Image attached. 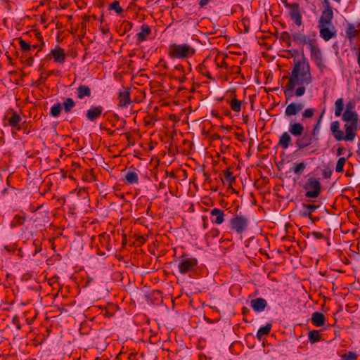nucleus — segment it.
I'll list each match as a JSON object with an SVG mask.
<instances>
[{"instance_id": "f257e3e1", "label": "nucleus", "mask_w": 360, "mask_h": 360, "mask_svg": "<svg viewBox=\"0 0 360 360\" xmlns=\"http://www.w3.org/2000/svg\"><path fill=\"white\" fill-rule=\"evenodd\" d=\"M301 55V59L294 58L293 68L288 77V82L285 86L284 94L286 100L292 98L294 95L298 97L302 96L306 91L305 86L312 82L310 65L303 50H302ZM283 78H288V76H284ZM287 102L288 101H286Z\"/></svg>"}, {"instance_id": "f03ea898", "label": "nucleus", "mask_w": 360, "mask_h": 360, "mask_svg": "<svg viewBox=\"0 0 360 360\" xmlns=\"http://www.w3.org/2000/svg\"><path fill=\"white\" fill-rule=\"evenodd\" d=\"M346 134L340 129V122L334 121L330 124V131L336 141H353L356 136L358 123H346L345 124Z\"/></svg>"}, {"instance_id": "7ed1b4c3", "label": "nucleus", "mask_w": 360, "mask_h": 360, "mask_svg": "<svg viewBox=\"0 0 360 360\" xmlns=\"http://www.w3.org/2000/svg\"><path fill=\"white\" fill-rule=\"evenodd\" d=\"M195 49L188 44H172L169 46V56L172 58L184 59L193 56Z\"/></svg>"}, {"instance_id": "20e7f679", "label": "nucleus", "mask_w": 360, "mask_h": 360, "mask_svg": "<svg viewBox=\"0 0 360 360\" xmlns=\"http://www.w3.org/2000/svg\"><path fill=\"white\" fill-rule=\"evenodd\" d=\"M284 6L288 11V15L292 20L298 27L302 25V15L300 7L297 3H288L287 1H283Z\"/></svg>"}, {"instance_id": "39448f33", "label": "nucleus", "mask_w": 360, "mask_h": 360, "mask_svg": "<svg viewBox=\"0 0 360 360\" xmlns=\"http://www.w3.org/2000/svg\"><path fill=\"white\" fill-rule=\"evenodd\" d=\"M292 39L295 44L301 46L306 45L309 48H311V46L316 42V36L314 32L309 35H305L300 32H295L292 34Z\"/></svg>"}, {"instance_id": "423d86ee", "label": "nucleus", "mask_w": 360, "mask_h": 360, "mask_svg": "<svg viewBox=\"0 0 360 360\" xmlns=\"http://www.w3.org/2000/svg\"><path fill=\"white\" fill-rule=\"evenodd\" d=\"M304 188L307 191L305 196L309 198H317L321 191V185L319 179L309 178L305 183Z\"/></svg>"}, {"instance_id": "0eeeda50", "label": "nucleus", "mask_w": 360, "mask_h": 360, "mask_svg": "<svg viewBox=\"0 0 360 360\" xmlns=\"http://www.w3.org/2000/svg\"><path fill=\"white\" fill-rule=\"evenodd\" d=\"M230 223L231 229L240 234L247 231L249 219L245 215L237 214L231 218Z\"/></svg>"}, {"instance_id": "6e6552de", "label": "nucleus", "mask_w": 360, "mask_h": 360, "mask_svg": "<svg viewBox=\"0 0 360 360\" xmlns=\"http://www.w3.org/2000/svg\"><path fill=\"white\" fill-rule=\"evenodd\" d=\"M198 264V260L195 257L182 258L178 264L179 272L181 274H186L191 272Z\"/></svg>"}, {"instance_id": "1a4fd4ad", "label": "nucleus", "mask_w": 360, "mask_h": 360, "mask_svg": "<svg viewBox=\"0 0 360 360\" xmlns=\"http://www.w3.org/2000/svg\"><path fill=\"white\" fill-rule=\"evenodd\" d=\"M310 49V57L311 59L315 63L316 66L319 68L321 72L323 71L325 68V65L323 61V56L321 51L317 44L316 42L313 46H311Z\"/></svg>"}, {"instance_id": "9d476101", "label": "nucleus", "mask_w": 360, "mask_h": 360, "mask_svg": "<svg viewBox=\"0 0 360 360\" xmlns=\"http://www.w3.org/2000/svg\"><path fill=\"white\" fill-rule=\"evenodd\" d=\"M47 57H52L56 63L63 64L66 59V54L63 49L59 46H56L51 49Z\"/></svg>"}, {"instance_id": "9b49d317", "label": "nucleus", "mask_w": 360, "mask_h": 360, "mask_svg": "<svg viewBox=\"0 0 360 360\" xmlns=\"http://www.w3.org/2000/svg\"><path fill=\"white\" fill-rule=\"evenodd\" d=\"M328 25H318L319 28L320 37L326 41H329L330 39L336 36V31L334 26L332 28L328 27Z\"/></svg>"}, {"instance_id": "f8f14e48", "label": "nucleus", "mask_w": 360, "mask_h": 360, "mask_svg": "<svg viewBox=\"0 0 360 360\" xmlns=\"http://www.w3.org/2000/svg\"><path fill=\"white\" fill-rule=\"evenodd\" d=\"M315 139L309 133L304 134L302 137L297 139L295 141V145L298 149H304L313 143Z\"/></svg>"}, {"instance_id": "ddd939ff", "label": "nucleus", "mask_w": 360, "mask_h": 360, "mask_svg": "<svg viewBox=\"0 0 360 360\" xmlns=\"http://www.w3.org/2000/svg\"><path fill=\"white\" fill-rule=\"evenodd\" d=\"M103 108L101 105L91 106L86 112V118L90 122H94L101 116Z\"/></svg>"}, {"instance_id": "4468645a", "label": "nucleus", "mask_w": 360, "mask_h": 360, "mask_svg": "<svg viewBox=\"0 0 360 360\" xmlns=\"http://www.w3.org/2000/svg\"><path fill=\"white\" fill-rule=\"evenodd\" d=\"M333 18V8H325L319 20L318 25H331Z\"/></svg>"}, {"instance_id": "2eb2a0df", "label": "nucleus", "mask_w": 360, "mask_h": 360, "mask_svg": "<svg viewBox=\"0 0 360 360\" xmlns=\"http://www.w3.org/2000/svg\"><path fill=\"white\" fill-rule=\"evenodd\" d=\"M304 108L302 103L292 102L287 105L285 110V115L286 117H291L297 115Z\"/></svg>"}, {"instance_id": "dca6fc26", "label": "nucleus", "mask_w": 360, "mask_h": 360, "mask_svg": "<svg viewBox=\"0 0 360 360\" xmlns=\"http://www.w3.org/2000/svg\"><path fill=\"white\" fill-rule=\"evenodd\" d=\"M304 130V126L299 122H294L292 119H290L289 124V131L295 136H300Z\"/></svg>"}, {"instance_id": "f3484780", "label": "nucleus", "mask_w": 360, "mask_h": 360, "mask_svg": "<svg viewBox=\"0 0 360 360\" xmlns=\"http://www.w3.org/2000/svg\"><path fill=\"white\" fill-rule=\"evenodd\" d=\"M342 120L347 123H358L359 117L356 111L345 109L342 114Z\"/></svg>"}, {"instance_id": "a211bd4d", "label": "nucleus", "mask_w": 360, "mask_h": 360, "mask_svg": "<svg viewBox=\"0 0 360 360\" xmlns=\"http://www.w3.org/2000/svg\"><path fill=\"white\" fill-rule=\"evenodd\" d=\"M251 307L257 312L263 311L267 306V302L264 298H257L250 301Z\"/></svg>"}, {"instance_id": "6ab92c4d", "label": "nucleus", "mask_w": 360, "mask_h": 360, "mask_svg": "<svg viewBox=\"0 0 360 360\" xmlns=\"http://www.w3.org/2000/svg\"><path fill=\"white\" fill-rule=\"evenodd\" d=\"M212 217H216L215 219H212V221L216 224H221L224 221V210L219 208H214L210 211Z\"/></svg>"}, {"instance_id": "aec40b11", "label": "nucleus", "mask_w": 360, "mask_h": 360, "mask_svg": "<svg viewBox=\"0 0 360 360\" xmlns=\"http://www.w3.org/2000/svg\"><path fill=\"white\" fill-rule=\"evenodd\" d=\"M151 34V28L146 24L141 26V32L137 33L136 37L139 42L146 41L148 37Z\"/></svg>"}, {"instance_id": "412c9836", "label": "nucleus", "mask_w": 360, "mask_h": 360, "mask_svg": "<svg viewBox=\"0 0 360 360\" xmlns=\"http://www.w3.org/2000/svg\"><path fill=\"white\" fill-rule=\"evenodd\" d=\"M119 107L124 108L131 103L130 92L128 90L121 91L119 94Z\"/></svg>"}, {"instance_id": "4be33fe9", "label": "nucleus", "mask_w": 360, "mask_h": 360, "mask_svg": "<svg viewBox=\"0 0 360 360\" xmlns=\"http://www.w3.org/2000/svg\"><path fill=\"white\" fill-rule=\"evenodd\" d=\"M304 211L301 212V215L304 217L311 218L312 212L317 210L320 206L313 204H302Z\"/></svg>"}, {"instance_id": "5701e85b", "label": "nucleus", "mask_w": 360, "mask_h": 360, "mask_svg": "<svg viewBox=\"0 0 360 360\" xmlns=\"http://www.w3.org/2000/svg\"><path fill=\"white\" fill-rule=\"evenodd\" d=\"M311 322L317 327L322 326L325 323V316L322 313L314 312L311 316Z\"/></svg>"}, {"instance_id": "b1692460", "label": "nucleus", "mask_w": 360, "mask_h": 360, "mask_svg": "<svg viewBox=\"0 0 360 360\" xmlns=\"http://www.w3.org/2000/svg\"><path fill=\"white\" fill-rule=\"evenodd\" d=\"M20 121L21 117L16 112H13L11 117L8 118L9 125L17 130L20 129V127L19 126V123Z\"/></svg>"}, {"instance_id": "393cba45", "label": "nucleus", "mask_w": 360, "mask_h": 360, "mask_svg": "<svg viewBox=\"0 0 360 360\" xmlns=\"http://www.w3.org/2000/svg\"><path fill=\"white\" fill-rule=\"evenodd\" d=\"M77 97L79 99H82L84 97H89L91 96V89L88 86L86 85H80L77 89Z\"/></svg>"}, {"instance_id": "a878e982", "label": "nucleus", "mask_w": 360, "mask_h": 360, "mask_svg": "<svg viewBox=\"0 0 360 360\" xmlns=\"http://www.w3.org/2000/svg\"><path fill=\"white\" fill-rule=\"evenodd\" d=\"M291 141V137L288 132H284L280 136L278 144L283 149H286L289 147Z\"/></svg>"}, {"instance_id": "bb28decb", "label": "nucleus", "mask_w": 360, "mask_h": 360, "mask_svg": "<svg viewBox=\"0 0 360 360\" xmlns=\"http://www.w3.org/2000/svg\"><path fill=\"white\" fill-rule=\"evenodd\" d=\"M125 179L129 184H138L139 182L138 174L134 171L129 170L125 175Z\"/></svg>"}, {"instance_id": "cd10ccee", "label": "nucleus", "mask_w": 360, "mask_h": 360, "mask_svg": "<svg viewBox=\"0 0 360 360\" xmlns=\"http://www.w3.org/2000/svg\"><path fill=\"white\" fill-rule=\"evenodd\" d=\"M335 115L336 117L340 116L342 113V110L344 109V100L342 98H340L336 100L335 103Z\"/></svg>"}, {"instance_id": "c85d7f7f", "label": "nucleus", "mask_w": 360, "mask_h": 360, "mask_svg": "<svg viewBox=\"0 0 360 360\" xmlns=\"http://www.w3.org/2000/svg\"><path fill=\"white\" fill-rule=\"evenodd\" d=\"M63 107L65 112H70L72 108L75 106V103L71 98H67L63 103Z\"/></svg>"}, {"instance_id": "c756f323", "label": "nucleus", "mask_w": 360, "mask_h": 360, "mask_svg": "<svg viewBox=\"0 0 360 360\" xmlns=\"http://www.w3.org/2000/svg\"><path fill=\"white\" fill-rule=\"evenodd\" d=\"M358 31L353 24H349L346 30V36L349 40H352L357 34Z\"/></svg>"}, {"instance_id": "7c9ffc66", "label": "nucleus", "mask_w": 360, "mask_h": 360, "mask_svg": "<svg viewBox=\"0 0 360 360\" xmlns=\"http://www.w3.org/2000/svg\"><path fill=\"white\" fill-rule=\"evenodd\" d=\"M271 328V323H268L266 326L261 327L257 333V337L259 339H261L264 335H266L269 333Z\"/></svg>"}, {"instance_id": "2f4dec72", "label": "nucleus", "mask_w": 360, "mask_h": 360, "mask_svg": "<svg viewBox=\"0 0 360 360\" xmlns=\"http://www.w3.org/2000/svg\"><path fill=\"white\" fill-rule=\"evenodd\" d=\"M62 110V105L60 103H57L53 105L50 110V115L53 117H57L60 115Z\"/></svg>"}, {"instance_id": "473e14b6", "label": "nucleus", "mask_w": 360, "mask_h": 360, "mask_svg": "<svg viewBox=\"0 0 360 360\" xmlns=\"http://www.w3.org/2000/svg\"><path fill=\"white\" fill-rule=\"evenodd\" d=\"M25 219H26V217L25 216H23V215H15L11 223V226L12 227H15V226H20V225H22L25 221Z\"/></svg>"}, {"instance_id": "72a5a7b5", "label": "nucleus", "mask_w": 360, "mask_h": 360, "mask_svg": "<svg viewBox=\"0 0 360 360\" xmlns=\"http://www.w3.org/2000/svg\"><path fill=\"white\" fill-rule=\"evenodd\" d=\"M321 118H322V115L319 118L316 124L314 125L311 132L310 133V134L315 139V141L319 140L318 135L319 134Z\"/></svg>"}, {"instance_id": "f704fd0d", "label": "nucleus", "mask_w": 360, "mask_h": 360, "mask_svg": "<svg viewBox=\"0 0 360 360\" xmlns=\"http://www.w3.org/2000/svg\"><path fill=\"white\" fill-rule=\"evenodd\" d=\"M321 335L318 330H311L309 332V340L311 343H314L321 340Z\"/></svg>"}, {"instance_id": "c9c22d12", "label": "nucleus", "mask_w": 360, "mask_h": 360, "mask_svg": "<svg viewBox=\"0 0 360 360\" xmlns=\"http://www.w3.org/2000/svg\"><path fill=\"white\" fill-rule=\"evenodd\" d=\"M306 164L304 162H300V163H294L292 171L295 172V174L297 175H300L303 170L306 168Z\"/></svg>"}, {"instance_id": "e433bc0d", "label": "nucleus", "mask_w": 360, "mask_h": 360, "mask_svg": "<svg viewBox=\"0 0 360 360\" xmlns=\"http://www.w3.org/2000/svg\"><path fill=\"white\" fill-rule=\"evenodd\" d=\"M241 101L236 98H233L230 101L231 108L235 112H240L241 110Z\"/></svg>"}, {"instance_id": "4c0bfd02", "label": "nucleus", "mask_w": 360, "mask_h": 360, "mask_svg": "<svg viewBox=\"0 0 360 360\" xmlns=\"http://www.w3.org/2000/svg\"><path fill=\"white\" fill-rule=\"evenodd\" d=\"M109 10H114L117 14H121L123 12L122 8L120 6L118 1H114L109 5Z\"/></svg>"}, {"instance_id": "58836bf2", "label": "nucleus", "mask_w": 360, "mask_h": 360, "mask_svg": "<svg viewBox=\"0 0 360 360\" xmlns=\"http://www.w3.org/2000/svg\"><path fill=\"white\" fill-rule=\"evenodd\" d=\"M281 39L285 42L288 47L291 46L292 36L288 32H283L281 34Z\"/></svg>"}, {"instance_id": "ea45409f", "label": "nucleus", "mask_w": 360, "mask_h": 360, "mask_svg": "<svg viewBox=\"0 0 360 360\" xmlns=\"http://www.w3.org/2000/svg\"><path fill=\"white\" fill-rule=\"evenodd\" d=\"M346 162V158H340L338 160L336 167H335V171L337 172H342L344 171L343 167Z\"/></svg>"}, {"instance_id": "a19ab883", "label": "nucleus", "mask_w": 360, "mask_h": 360, "mask_svg": "<svg viewBox=\"0 0 360 360\" xmlns=\"http://www.w3.org/2000/svg\"><path fill=\"white\" fill-rule=\"evenodd\" d=\"M357 354L354 352H349L341 356V360H356Z\"/></svg>"}, {"instance_id": "79ce46f5", "label": "nucleus", "mask_w": 360, "mask_h": 360, "mask_svg": "<svg viewBox=\"0 0 360 360\" xmlns=\"http://www.w3.org/2000/svg\"><path fill=\"white\" fill-rule=\"evenodd\" d=\"M315 109L314 108H307L302 112V119L305 118H311L314 115Z\"/></svg>"}, {"instance_id": "37998d69", "label": "nucleus", "mask_w": 360, "mask_h": 360, "mask_svg": "<svg viewBox=\"0 0 360 360\" xmlns=\"http://www.w3.org/2000/svg\"><path fill=\"white\" fill-rule=\"evenodd\" d=\"M19 44L21 51H28L32 48V46H30L27 42L22 39H20Z\"/></svg>"}, {"instance_id": "c03bdc74", "label": "nucleus", "mask_w": 360, "mask_h": 360, "mask_svg": "<svg viewBox=\"0 0 360 360\" xmlns=\"http://www.w3.org/2000/svg\"><path fill=\"white\" fill-rule=\"evenodd\" d=\"M224 176L231 184L236 180V176L229 169L224 171Z\"/></svg>"}, {"instance_id": "a18cd8bd", "label": "nucleus", "mask_w": 360, "mask_h": 360, "mask_svg": "<svg viewBox=\"0 0 360 360\" xmlns=\"http://www.w3.org/2000/svg\"><path fill=\"white\" fill-rule=\"evenodd\" d=\"M122 26L124 27L125 31L129 30L132 27V23L129 21H124L122 22Z\"/></svg>"}, {"instance_id": "49530a36", "label": "nucleus", "mask_w": 360, "mask_h": 360, "mask_svg": "<svg viewBox=\"0 0 360 360\" xmlns=\"http://www.w3.org/2000/svg\"><path fill=\"white\" fill-rule=\"evenodd\" d=\"M35 36H36V38L41 41V49H42V47L44 46V42L43 41V38H42V36L41 34V33L39 32H36L35 33Z\"/></svg>"}, {"instance_id": "de8ad7c7", "label": "nucleus", "mask_w": 360, "mask_h": 360, "mask_svg": "<svg viewBox=\"0 0 360 360\" xmlns=\"http://www.w3.org/2000/svg\"><path fill=\"white\" fill-rule=\"evenodd\" d=\"M100 30L102 32V34H107L110 32L109 27L108 26L100 27Z\"/></svg>"}, {"instance_id": "09e8293b", "label": "nucleus", "mask_w": 360, "mask_h": 360, "mask_svg": "<svg viewBox=\"0 0 360 360\" xmlns=\"http://www.w3.org/2000/svg\"><path fill=\"white\" fill-rule=\"evenodd\" d=\"M312 235L315 237L316 239H321L323 238V234L321 232L314 231L312 233Z\"/></svg>"}, {"instance_id": "8fccbe9b", "label": "nucleus", "mask_w": 360, "mask_h": 360, "mask_svg": "<svg viewBox=\"0 0 360 360\" xmlns=\"http://www.w3.org/2000/svg\"><path fill=\"white\" fill-rule=\"evenodd\" d=\"M210 1V0H199V5L200 6V7L202 8L207 4H208Z\"/></svg>"}, {"instance_id": "3c124183", "label": "nucleus", "mask_w": 360, "mask_h": 360, "mask_svg": "<svg viewBox=\"0 0 360 360\" xmlns=\"http://www.w3.org/2000/svg\"><path fill=\"white\" fill-rule=\"evenodd\" d=\"M345 151V150L344 148L339 147L337 150V155L338 156L342 155V154H344Z\"/></svg>"}, {"instance_id": "603ef678", "label": "nucleus", "mask_w": 360, "mask_h": 360, "mask_svg": "<svg viewBox=\"0 0 360 360\" xmlns=\"http://www.w3.org/2000/svg\"><path fill=\"white\" fill-rule=\"evenodd\" d=\"M354 108V105L352 102H349L346 105V109H348L349 110H353Z\"/></svg>"}, {"instance_id": "864d4df0", "label": "nucleus", "mask_w": 360, "mask_h": 360, "mask_svg": "<svg viewBox=\"0 0 360 360\" xmlns=\"http://www.w3.org/2000/svg\"><path fill=\"white\" fill-rule=\"evenodd\" d=\"M323 6H325V8H332V6H330V2L328 1V0H323Z\"/></svg>"}, {"instance_id": "5fc2aeb1", "label": "nucleus", "mask_w": 360, "mask_h": 360, "mask_svg": "<svg viewBox=\"0 0 360 360\" xmlns=\"http://www.w3.org/2000/svg\"><path fill=\"white\" fill-rule=\"evenodd\" d=\"M12 321H13V323L15 325L18 324V323H20L19 317L17 315L14 316L12 319Z\"/></svg>"}, {"instance_id": "6e6d98bb", "label": "nucleus", "mask_w": 360, "mask_h": 360, "mask_svg": "<svg viewBox=\"0 0 360 360\" xmlns=\"http://www.w3.org/2000/svg\"><path fill=\"white\" fill-rule=\"evenodd\" d=\"M33 61H34L33 58H32V57H29V58H27V59L26 60V63H27L28 65L31 66V65H32V64H33Z\"/></svg>"}, {"instance_id": "4d7b16f0", "label": "nucleus", "mask_w": 360, "mask_h": 360, "mask_svg": "<svg viewBox=\"0 0 360 360\" xmlns=\"http://www.w3.org/2000/svg\"><path fill=\"white\" fill-rule=\"evenodd\" d=\"M45 79H46V78H45V77H44L42 76V75H41V76H40V77H39V80L37 81V82H38V85H39V84H41V83H43V82H44Z\"/></svg>"}, {"instance_id": "13d9d810", "label": "nucleus", "mask_w": 360, "mask_h": 360, "mask_svg": "<svg viewBox=\"0 0 360 360\" xmlns=\"http://www.w3.org/2000/svg\"><path fill=\"white\" fill-rule=\"evenodd\" d=\"M40 47H41V45H40V46H39L38 44H35V45H32V48H33V49H37V48H39V50H40V49H41Z\"/></svg>"}, {"instance_id": "bf43d9fd", "label": "nucleus", "mask_w": 360, "mask_h": 360, "mask_svg": "<svg viewBox=\"0 0 360 360\" xmlns=\"http://www.w3.org/2000/svg\"><path fill=\"white\" fill-rule=\"evenodd\" d=\"M248 311H249V310H248V308L244 307V308L243 309V314H245Z\"/></svg>"}, {"instance_id": "052dcab7", "label": "nucleus", "mask_w": 360, "mask_h": 360, "mask_svg": "<svg viewBox=\"0 0 360 360\" xmlns=\"http://www.w3.org/2000/svg\"><path fill=\"white\" fill-rule=\"evenodd\" d=\"M358 64H359V65L360 67V51H359V53L358 54Z\"/></svg>"}, {"instance_id": "680f3d73", "label": "nucleus", "mask_w": 360, "mask_h": 360, "mask_svg": "<svg viewBox=\"0 0 360 360\" xmlns=\"http://www.w3.org/2000/svg\"><path fill=\"white\" fill-rule=\"evenodd\" d=\"M15 326H16L17 329H18V330L21 329V325L20 324V323H18V324H16Z\"/></svg>"}, {"instance_id": "e2e57ef3", "label": "nucleus", "mask_w": 360, "mask_h": 360, "mask_svg": "<svg viewBox=\"0 0 360 360\" xmlns=\"http://www.w3.org/2000/svg\"><path fill=\"white\" fill-rule=\"evenodd\" d=\"M5 249L8 251V252H11V249H8V248L7 246L5 247Z\"/></svg>"}, {"instance_id": "0e129e2a", "label": "nucleus", "mask_w": 360, "mask_h": 360, "mask_svg": "<svg viewBox=\"0 0 360 360\" xmlns=\"http://www.w3.org/2000/svg\"><path fill=\"white\" fill-rule=\"evenodd\" d=\"M328 174L325 173V177H328Z\"/></svg>"}, {"instance_id": "69168bd1", "label": "nucleus", "mask_w": 360, "mask_h": 360, "mask_svg": "<svg viewBox=\"0 0 360 360\" xmlns=\"http://www.w3.org/2000/svg\"><path fill=\"white\" fill-rule=\"evenodd\" d=\"M328 174L325 173V177H328Z\"/></svg>"}, {"instance_id": "338daca9", "label": "nucleus", "mask_w": 360, "mask_h": 360, "mask_svg": "<svg viewBox=\"0 0 360 360\" xmlns=\"http://www.w3.org/2000/svg\"><path fill=\"white\" fill-rule=\"evenodd\" d=\"M335 1H337V2H340V0H335Z\"/></svg>"}]
</instances>
